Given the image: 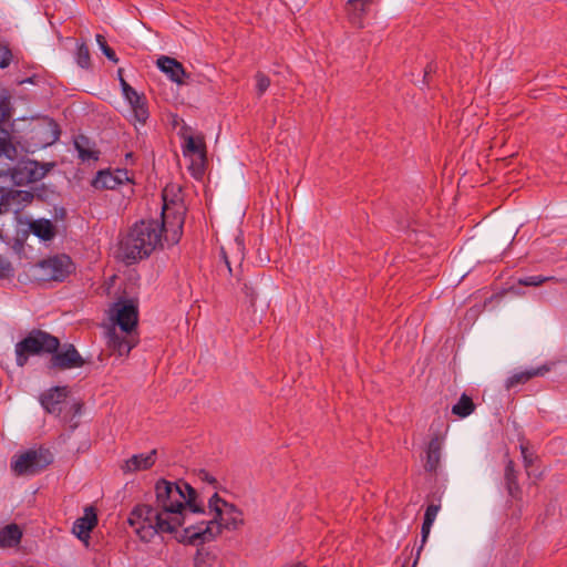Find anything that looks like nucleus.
I'll use <instances>...</instances> for the list:
<instances>
[{
    "label": "nucleus",
    "mask_w": 567,
    "mask_h": 567,
    "mask_svg": "<svg viewBox=\"0 0 567 567\" xmlns=\"http://www.w3.org/2000/svg\"><path fill=\"white\" fill-rule=\"evenodd\" d=\"M155 499L150 504H137L128 514L127 523L143 543H152L164 534H174L179 528L194 525L189 516L200 512L196 504L197 493L186 482H156Z\"/></svg>",
    "instance_id": "f257e3e1"
},
{
    "label": "nucleus",
    "mask_w": 567,
    "mask_h": 567,
    "mask_svg": "<svg viewBox=\"0 0 567 567\" xmlns=\"http://www.w3.org/2000/svg\"><path fill=\"white\" fill-rule=\"evenodd\" d=\"M173 192L168 186L164 188L162 223L157 220H141L135 223L120 243V251L127 264L148 257L162 245L163 233L171 244H177L183 234L185 221V206L182 200L169 198Z\"/></svg>",
    "instance_id": "f03ea898"
},
{
    "label": "nucleus",
    "mask_w": 567,
    "mask_h": 567,
    "mask_svg": "<svg viewBox=\"0 0 567 567\" xmlns=\"http://www.w3.org/2000/svg\"><path fill=\"white\" fill-rule=\"evenodd\" d=\"M208 505L213 512L212 519L195 522L194 525L185 527L186 537L192 544L210 542L221 533L223 528L236 529L244 523L243 512L217 494L210 497Z\"/></svg>",
    "instance_id": "7ed1b4c3"
},
{
    "label": "nucleus",
    "mask_w": 567,
    "mask_h": 567,
    "mask_svg": "<svg viewBox=\"0 0 567 567\" xmlns=\"http://www.w3.org/2000/svg\"><path fill=\"white\" fill-rule=\"evenodd\" d=\"M59 346L58 338L42 330H33L16 344L17 364L23 367L31 355L43 352L53 353Z\"/></svg>",
    "instance_id": "20e7f679"
},
{
    "label": "nucleus",
    "mask_w": 567,
    "mask_h": 567,
    "mask_svg": "<svg viewBox=\"0 0 567 567\" xmlns=\"http://www.w3.org/2000/svg\"><path fill=\"white\" fill-rule=\"evenodd\" d=\"M52 462V455L45 450H28L12 458L11 470L16 475H35Z\"/></svg>",
    "instance_id": "39448f33"
},
{
    "label": "nucleus",
    "mask_w": 567,
    "mask_h": 567,
    "mask_svg": "<svg viewBox=\"0 0 567 567\" xmlns=\"http://www.w3.org/2000/svg\"><path fill=\"white\" fill-rule=\"evenodd\" d=\"M42 280L63 281L74 270V264L66 255L49 257L38 265Z\"/></svg>",
    "instance_id": "423d86ee"
},
{
    "label": "nucleus",
    "mask_w": 567,
    "mask_h": 567,
    "mask_svg": "<svg viewBox=\"0 0 567 567\" xmlns=\"http://www.w3.org/2000/svg\"><path fill=\"white\" fill-rule=\"evenodd\" d=\"M184 156L189 157L190 164L188 166L192 175L200 178L204 175L206 166V144L202 135L187 136L184 145Z\"/></svg>",
    "instance_id": "0eeeda50"
},
{
    "label": "nucleus",
    "mask_w": 567,
    "mask_h": 567,
    "mask_svg": "<svg viewBox=\"0 0 567 567\" xmlns=\"http://www.w3.org/2000/svg\"><path fill=\"white\" fill-rule=\"evenodd\" d=\"M112 318L114 319L117 330H122V333H128L135 330L137 326V307L133 301H118L111 309Z\"/></svg>",
    "instance_id": "6e6552de"
},
{
    "label": "nucleus",
    "mask_w": 567,
    "mask_h": 567,
    "mask_svg": "<svg viewBox=\"0 0 567 567\" xmlns=\"http://www.w3.org/2000/svg\"><path fill=\"white\" fill-rule=\"evenodd\" d=\"M136 344L137 339L132 332L122 333V330H117L116 327L109 328L106 331V346L112 354L128 355Z\"/></svg>",
    "instance_id": "1a4fd4ad"
},
{
    "label": "nucleus",
    "mask_w": 567,
    "mask_h": 567,
    "mask_svg": "<svg viewBox=\"0 0 567 567\" xmlns=\"http://www.w3.org/2000/svg\"><path fill=\"white\" fill-rule=\"evenodd\" d=\"M9 174L10 184L25 185L39 181L44 174L38 169V164L33 161L20 162Z\"/></svg>",
    "instance_id": "9d476101"
},
{
    "label": "nucleus",
    "mask_w": 567,
    "mask_h": 567,
    "mask_svg": "<svg viewBox=\"0 0 567 567\" xmlns=\"http://www.w3.org/2000/svg\"><path fill=\"white\" fill-rule=\"evenodd\" d=\"M32 199V193L28 190L12 189L9 186L0 198V213H8L10 210L18 213L24 206L30 204Z\"/></svg>",
    "instance_id": "9b49d317"
},
{
    "label": "nucleus",
    "mask_w": 567,
    "mask_h": 567,
    "mask_svg": "<svg viewBox=\"0 0 567 567\" xmlns=\"http://www.w3.org/2000/svg\"><path fill=\"white\" fill-rule=\"evenodd\" d=\"M130 182L131 177L127 169L102 171L94 178L93 186L97 189H115Z\"/></svg>",
    "instance_id": "f8f14e48"
},
{
    "label": "nucleus",
    "mask_w": 567,
    "mask_h": 567,
    "mask_svg": "<svg viewBox=\"0 0 567 567\" xmlns=\"http://www.w3.org/2000/svg\"><path fill=\"white\" fill-rule=\"evenodd\" d=\"M84 364L80 353L73 346H70L62 352H55L51 358V367L60 370L79 368Z\"/></svg>",
    "instance_id": "ddd939ff"
},
{
    "label": "nucleus",
    "mask_w": 567,
    "mask_h": 567,
    "mask_svg": "<svg viewBox=\"0 0 567 567\" xmlns=\"http://www.w3.org/2000/svg\"><path fill=\"white\" fill-rule=\"evenodd\" d=\"M66 396L68 389L65 386L53 388L41 395V405L48 413L60 414Z\"/></svg>",
    "instance_id": "4468645a"
},
{
    "label": "nucleus",
    "mask_w": 567,
    "mask_h": 567,
    "mask_svg": "<svg viewBox=\"0 0 567 567\" xmlns=\"http://www.w3.org/2000/svg\"><path fill=\"white\" fill-rule=\"evenodd\" d=\"M157 68L164 72L173 82L177 84H184V78L187 76V73L181 62L176 59L162 55L156 61Z\"/></svg>",
    "instance_id": "2eb2a0df"
},
{
    "label": "nucleus",
    "mask_w": 567,
    "mask_h": 567,
    "mask_svg": "<svg viewBox=\"0 0 567 567\" xmlns=\"http://www.w3.org/2000/svg\"><path fill=\"white\" fill-rule=\"evenodd\" d=\"M156 461V450H153L146 454H135L126 460L121 466L124 473H135L138 471H146L151 468Z\"/></svg>",
    "instance_id": "dca6fc26"
},
{
    "label": "nucleus",
    "mask_w": 567,
    "mask_h": 567,
    "mask_svg": "<svg viewBox=\"0 0 567 567\" xmlns=\"http://www.w3.org/2000/svg\"><path fill=\"white\" fill-rule=\"evenodd\" d=\"M97 524V517L92 507L85 508L84 516L78 518L73 524V533L81 540H87L90 538L91 530Z\"/></svg>",
    "instance_id": "f3484780"
},
{
    "label": "nucleus",
    "mask_w": 567,
    "mask_h": 567,
    "mask_svg": "<svg viewBox=\"0 0 567 567\" xmlns=\"http://www.w3.org/2000/svg\"><path fill=\"white\" fill-rule=\"evenodd\" d=\"M440 509H441V504L440 503H437V504L432 503L425 509L424 520H423L422 528H421V535H422L421 546L417 549V555H416V558H415V560L413 563V566H415L416 563H417L420 553H421L424 544L426 543V540L429 538L431 528H432V526H433V524H434V522L436 519V516H437Z\"/></svg>",
    "instance_id": "a211bd4d"
},
{
    "label": "nucleus",
    "mask_w": 567,
    "mask_h": 567,
    "mask_svg": "<svg viewBox=\"0 0 567 567\" xmlns=\"http://www.w3.org/2000/svg\"><path fill=\"white\" fill-rule=\"evenodd\" d=\"M22 538L21 528L12 523L0 528V548H12L20 544Z\"/></svg>",
    "instance_id": "6ab92c4d"
},
{
    "label": "nucleus",
    "mask_w": 567,
    "mask_h": 567,
    "mask_svg": "<svg viewBox=\"0 0 567 567\" xmlns=\"http://www.w3.org/2000/svg\"><path fill=\"white\" fill-rule=\"evenodd\" d=\"M442 450V440L439 436L433 437L426 450V461L424 468L427 472H435L440 465Z\"/></svg>",
    "instance_id": "aec40b11"
},
{
    "label": "nucleus",
    "mask_w": 567,
    "mask_h": 567,
    "mask_svg": "<svg viewBox=\"0 0 567 567\" xmlns=\"http://www.w3.org/2000/svg\"><path fill=\"white\" fill-rule=\"evenodd\" d=\"M549 371V368L546 365H542L538 368H532L518 373L513 374L511 378L506 381V388L511 389L514 388L517 384H524L528 382L534 377L544 375L546 372Z\"/></svg>",
    "instance_id": "412c9836"
},
{
    "label": "nucleus",
    "mask_w": 567,
    "mask_h": 567,
    "mask_svg": "<svg viewBox=\"0 0 567 567\" xmlns=\"http://www.w3.org/2000/svg\"><path fill=\"white\" fill-rule=\"evenodd\" d=\"M75 150L82 161H97L99 151L95 150L94 144L84 135H79L74 140Z\"/></svg>",
    "instance_id": "4be33fe9"
},
{
    "label": "nucleus",
    "mask_w": 567,
    "mask_h": 567,
    "mask_svg": "<svg viewBox=\"0 0 567 567\" xmlns=\"http://www.w3.org/2000/svg\"><path fill=\"white\" fill-rule=\"evenodd\" d=\"M373 0H348L347 8L353 7V12L349 13L350 22L359 28L362 27V17L367 13L369 6Z\"/></svg>",
    "instance_id": "5701e85b"
},
{
    "label": "nucleus",
    "mask_w": 567,
    "mask_h": 567,
    "mask_svg": "<svg viewBox=\"0 0 567 567\" xmlns=\"http://www.w3.org/2000/svg\"><path fill=\"white\" fill-rule=\"evenodd\" d=\"M32 233L42 240H51L55 236L53 224L48 219H39L31 223Z\"/></svg>",
    "instance_id": "b1692460"
},
{
    "label": "nucleus",
    "mask_w": 567,
    "mask_h": 567,
    "mask_svg": "<svg viewBox=\"0 0 567 567\" xmlns=\"http://www.w3.org/2000/svg\"><path fill=\"white\" fill-rule=\"evenodd\" d=\"M475 410L473 400L467 394H462L458 402L452 406V413L458 417H466Z\"/></svg>",
    "instance_id": "393cba45"
},
{
    "label": "nucleus",
    "mask_w": 567,
    "mask_h": 567,
    "mask_svg": "<svg viewBox=\"0 0 567 567\" xmlns=\"http://www.w3.org/2000/svg\"><path fill=\"white\" fill-rule=\"evenodd\" d=\"M505 482H506V487H507L508 494L512 497H516L519 493V486L517 483L516 471L514 468V462L512 460H509L507 462L506 467H505Z\"/></svg>",
    "instance_id": "a878e982"
},
{
    "label": "nucleus",
    "mask_w": 567,
    "mask_h": 567,
    "mask_svg": "<svg viewBox=\"0 0 567 567\" xmlns=\"http://www.w3.org/2000/svg\"><path fill=\"white\" fill-rule=\"evenodd\" d=\"M13 153H16V148L10 142V133L0 127V156L6 155L8 158H12Z\"/></svg>",
    "instance_id": "bb28decb"
},
{
    "label": "nucleus",
    "mask_w": 567,
    "mask_h": 567,
    "mask_svg": "<svg viewBox=\"0 0 567 567\" xmlns=\"http://www.w3.org/2000/svg\"><path fill=\"white\" fill-rule=\"evenodd\" d=\"M255 81H256V91H257V95L258 96H261L265 94V92L269 89L270 86V78L268 75H266L264 72L261 71H258L256 74H255Z\"/></svg>",
    "instance_id": "cd10ccee"
},
{
    "label": "nucleus",
    "mask_w": 567,
    "mask_h": 567,
    "mask_svg": "<svg viewBox=\"0 0 567 567\" xmlns=\"http://www.w3.org/2000/svg\"><path fill=\"white\" fill-rule=\"evenodd\" d=\"M96 42L103 52V54L112 62L117 63L118 59L115 54V51L109 47L105 38L102 34H96Z\"/></svg>",
    "instance_id": "c85d7f7f"
},
{
    "label": "nucleus",
    "mask_w": 567,
    "mask_h": 567,
    "mask_svg": "<svg viewBox=\"0 0 567 567\" xmlns=\"http://www.w3.org/2000/svg\"><path fill=\"white\" fill-rule=\"evenodd\" d=\"M78 64L83 69H89L91 64L90 51L85 44H81L78 48L76 54Z\"/></svg>",
    "instance_id": "c756f323"
},
{
    "label": "nucleus",
    "mask_w": 567,
    "mask_h": 567,
    "mask_svg": "<svg viewBox=\"0 0 567 567\" xmlns=\"http://www.w3.org/2000/svg\"><path fill=\"white\" fill-rule=\"evenodd\" d=\"M549 279L550 278L543 277V276H528V277L518 279V284L522 285V286L537 287V286H540L542 284H544L545 281L549 280Z\"/></svg>",
    "instance_id": "7c9ffc66"
},
{
    "label": "nucleus",
    "mask_w": 567,
    "mask_h": 567,
    "mask_svg": "<svg viewBox=\"0 0 567 567\" xmlns=\"http://www.w3.org/2000/svg\"><path fill=\"white\" fill-rule=\"evenodd\" d=\"M133 112V117L134 120L144 125L148 118V107H147V103H144L142 106H137L135 110L132 111Z\"/></svg>",
    "instance_id": "2f4dec72"
},
{
    "label": "nucleus",
    "mask_w": 567,
    "mask_h": 567,
    "mask_svg": "<svg viewBox=\"0 0 567 567\" xmlns=\"http://www.w3.org/2000/svg\"><path fill=\"white\" fill-rule=\"evenodd\" d=\"M241 291L246 296L250 305L254 306L257 299L255 286L251 282L245 281L243 284Z\"/></svg>",
    "instance_id": "473e14b6"
},
{
    "label": "nucleus",
    "mask_w": 567,
    "mask_h": 567,
    "mask_svg": "<svg viewBox=\"0 0 567 567\" xmlns=\"http://www.w3.org/2000/svg\"><path fill=\"white\" fill-rule=\"evenodd\" d=\"M11 56L12 54L10 50L7 47L0 44V68H7L11 62Z\"/></svg>",
    "instance_id": "72a5a7b5"
},
{
    "label": "nucleus",
    "mask_w": 567,
    "mask_h": 567,
    "mask_svg": "<svg viewBox=\"0 0 567 567\" xmlns=\"http://www.w3.org/2000/svg\"><path fill=\"white\" fill-rule=\"evenodd\" d=\"M12 272V266L10 261L0 257V278H7Z\"/></svg>",
    "instance_id": "f704fd0d"
},
{
    "label": "nucleus",
    "mask_w": 567,
    "mask_h": 567,
    "mask_svg": "<svg viewBox=\"0 0 567 567\" xmlns=\"http://www.w3.org/2000/svg\"><path fill=\"white\" fill-rule=\"evenodd\" d=\"M9 186V174L7 172H0V198L2 197V194L7 190Z\"/></svg>",
    "instance_id": "c9c22d12"
},
{
    "label": "nucleus",
    "mask_w": 567,
    "mask_h": 567,
    "mask_svg": "<svg viewBox=\"0 0 567 567\" xmlns=\"http://www.w3.org/2000/svg\"><path fill=\"white\" fill-rule=\"evenodd\" d=\"M124 97L130 102L134 99L136 102L137 96L140 95L132 86H127L123 90Z\"/></svg>",
    "instance_id": "e433bc0d"
},
{
    "label": "nucleus",
    "mask_w": 567,
    "mask_h": 567,
    "mask_svg": "<svg viewBox=\"0 0 567 567\" xmlns=\"http://www.w3.org/2000/svg\"><path fill=\"white\" fill-rule=\"evenodd\" d=\"M49 126L51 127L52 142H55L60 137V131H59L58 124L53 121H50Z\"/></svg>",
    "instance_id": "4c0bfd02"
},
{
    "label": "nucleus",
    "mask_w": 567,
    "mask_h": 567,
    "mask_svg": "<svg viewBox=\"0 0 567 567\" xmlns=\"http://www.w3.org/2000/svg\"><path fill=\"white\" fill-rule=\"evenodd\" d=\"M131 105L132 111L135 110L137 106H142L144 103H146V100L143 95H138L136 102L134 99L128 102Z\"/></svg>",
    "instance_id": "58836bf2"
},
{
    "label": "nucleus",
    "mask_w": 567,
    "mask_h": 567,
    "mask_svg": "<svg viewBox=\"0 0 567 567\" xmlns=\"http://www.w3.org/2000/svg\"><path fill=\"white\" fill-rule=\"evenodd\" d=\"M11 117L10 110L7 107H0V123H4L9 121Z\"/></svg>",
    "instance_id": "ea45409f"
},
{
    "label": "nucleus",
    "mask_w": 567,
    "mask_h": 567,
    "mask_svg": "<svg viewBox=\"0 0 567 567\" xmlns=\"http://www.w3.org/2000/svg\"><path fill=\"white\" fill-rule=\"evenodd\" d=\"M220 252H221V256H223L224 262H225V265H226V266H227V268H228L229 274H231V271H233V270H231L230 262H229V260H228V257H227V254H226L225 249H224V248H221Z\"/></svg>",
    "instance_id": "a19ab883"
},
{
    "label": "nucleus",
    "mask_w": 567,
    "mask_h": 567,
    "mask_svg": "<svg viewBox=\"0 0 567 567\" xmlns=\"http://www.w3.org/2000/svg\"><path fill=\"white\" fill-rule=\"evenodd\" d=\"M118 76H120V82H121V86H122V91L124 89H126L127 86H131L123 78H122V70H118Z\"/></svg>",
    "instance_id": "79ce46f5"
},
{
    "label": "nucleus",
    "mask_w": 567,
    "mask_h": 567,
    "mask_svg": "<svg viewBox=\"0 0 567 567\" xmlns=\"http://www.w3.org/2000/svg\"><path fill=\"white\" fill-rule=\"evenodd\" d=\"M526 451H527V450H526V447L522 446V454H523V456H524V461H525V463H526V466H528V465L530 464V460H529V457L527 456Z\"/></svg>",
    "instance_id": "37998d69"
}]
</instances>
